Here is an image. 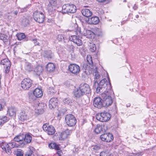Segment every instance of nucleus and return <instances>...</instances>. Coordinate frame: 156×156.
<instances>
[{
  "mask_svg": "<svg viewBox=\"0 0 156 156\" xmlns=\"http://www.w3.org/2000/svg\"><path fill=\"white\" fill-rule=\"evenodd\" d=\"M100 77L98 79H96V76H94V87L96 89V92L97 93H100L102 92L105 89L106 86V89L108 91L111 90L112 87L111 84L109 81L108 83V81L106 79H104L101 80L99 83H98V80H99Z\"/></svg>",
  "mask_w": 156,
  "mask_h": 156,
  "instance_id": "1",
  "label": "nucleus"
},
{
  "mask_svg": "<svg viewBox=\"0 0 156 156\" xmlns=\"http://www.w3.org/2000/svg\"><path fill=\"white\" fill-rule=\"evenodd\" d=\"M90 92L91 90L88 84L81 83L78 88L75 90L74 94L75 97L80 98L84 94H90Z\"/></svg>",
  "mask_w": 156,
  "mask_h": 156,
  "instance_id": "2",
  "label": "nucleus"
},
{
  "mask_svg": "<svg viewBox=\"0 0 156 156\" xmlns=\"http://www.w3.org/2000/svg\"><path fill=\"white\" fill-rule=\"evenodd\" d=\"M83 69L85 70V72L87 75L90 74H93L96 76L97 79H98L100 77V74L97 71V67L93 65L92 67L91 66L86 63L84 64L83 65Z\"/></svg>",
  "mask_w": 156,
  "mask_h": 156,
  "instance_id": "3",
  "label": "nucleus"
},
{
  "mask_svg": "<svg viewBox=\"0 0 156 156\" xmlns=\"http://www.w3.org/2000/svg\"><path fill=\"white\" fill-rule=\"evenodd\" d=\"M112 93L111 90L105 91L101 94L103 101V106L108 107L111 105L113 102V100L111 97V94Z\"/></svg>",
  "mask_w": 156,
  "mask_h": 156,
  "instance_id": "4",
  "label": "nucleus"
},
{
  "mask_svg": "<svg viewBox=\"0 0 156 156\" xmlns=\"http://www.w3.org/2000/svg\"><path fill=\"white\" fill-rule=\"evenodd\" d=\"M111 117V114L105 111L97 114L96 116V119L102 122L108 121L110 119Z\"/></svg>",
  "mask_w": 156,
  "mask_h": 156,
  "instance_id": "5",
  "label": "nucleus"
},
{
  "mask_svg": "<svg viewBox=\"0 0 156 156\" xmlns=\"http://www.w3.org/2000/svg\"><path fill=\"white\" fill-rule=\"evenodd\" d=\"M62 9L64 13H74L76 11V7L73 4H66L63 6Z\"/></svg>",
  "mask_w": 156,
  "mask_h": 156,
  "instance_id": "6",
  "label": "nucleus"
},
{
  "mask_svg": "<svg viewBox=\"0 0 156 156\" xmlns=\"http://www.w3.org/2000/svg\"><path fill=\"white\" fill-rule=\"evenodd\" d=\"M66 124L69 126H73L76 124V118L72 114L67 115L65 117Z\"/></svg>",
  "mask_w": 156,
  "mask_h": 156,
  "instance_id": "7",
  "label": "nucleus"
},
{
  "mask_svg": "<svg viewBox=\"0 0 156 156\" xmlns=\"http://www.w3.org/2000/svg\"><path fill=\"white\" fill-rule=\"evenodd\" d=\"M33 17L35 21L39 23H42L44 21V16L42 12L39 11L34 12Z\"/></svg>",
  "mask_w": 156,
  "mask_h": 156,
  "instance_id": "8",
  "label": "nucleus"
},
{
  "mask_svg": "<svg viewBox=\"0 0 156 156\" xmlns=\"http://www.w3.org/2000/svg\"><path fill=\"white\" fill-rule=\"evenodd\" d=\"M33 84L32 81L29 78L24 79L21 82V87L24 90H27L31 87Z\"/></svg>",
  "mask_w": 156,
  "mask_h": 156,
  "instance_id": "9",
  "label": "nucleus"
},
{
  "mask_svg": "<svg viewBox=\"0 0 156 156\" xmlns=\"http://www.w3.org/2000/svg\"><path fill=\"white\" fill-rule=\"evenodd\" d=\"M57 5L56 0H48V2L46 6L47 9L49 13L52 12L55 10Z\"/></svg>",
  "mask_w": 156,
  "mask_h": 156,
  "instance_id": "10",
  "label": "nucleus"
},
{
  "mask_svg": "<svg viewBox=\"0 0 156 156\" xmlns=\"http://www.w3.org/2000/svg\"><path fill=\"white\" fill-rule=\"evenodd\" d=\"M43 128L44 131L49 135H53L55 132V128L52 126L47 123L43 125Z\"/></svg>",
  "mask_w": 156,
  "mask_h": 156,
  "instance_id": "11",
  "label": "nucleus"
},
{
  "mask_svg": "<svg viewBox=\"0 0 156 156\" xmlns=\"http://www.w3.org/2000/svg\"><path fill=\"white\" fill-rule=\"evenodd\" d=\"M73 129H67L59 133V140H64L71 134Z\"/></svg>",
  "mask_w": 156,
  "mask_h": 156,
  "instance_id": "12",
  "label": "nucleus"
},
{
  "mask_svg": "<svg viewBox=\"0 0 156 156\" xmlns=\"http://www.w3.org/2000/svg\"><path fill=\"white\" fill-rule=\"evenodd\" d=\"M68 69L72 73L76 75L78 74L80 71V66L74 64H70L69 66Z\"/></svg>",
  "mask_w": 156,
  "mask_h": 156,
  "instance_id": "13",
  "label": "nucleus"
},
{
  "mask_svg": "<svg viewBox=\"0 0 156 156\" xmlns=\"http://www.w3.org/2000/svg\"><path fill=\"white\" fill-rule=\"evenodd\" d=\"M1 64L4 66L5 72L6 73H8L11 65L9 59L7 58L2 59L1 61Z\"/></svg>",
  "mask_w": 156,
  "mask_h": 156,
  "instance_id": "14",
  "label": "nucleus"
},
{
  "mask_svg": "<svg viewBox=\"0 0 156 156\" xmlns=\"http://www.w3.org/2000/svg\"><path fill=\"white\" fill-rule=\"evenodd\" d=\"M102 140L106 142H110L113 139L112 134L110 133H104L100 136Z\"/></svg>",
  "mask_w": 156,
  "mask_h": 156,
  "instance_id": "15",
  "label": "nucleus"
},
{
  "mask_svg": "<svg viewBox=\"0 0 156 156\" xmlns=\"http://www.w3.org/2000/svg\"><path fill=\"white\" fill-rule=\"evenodd\" d=\"M107 130L108 127L106 125L98 124L94 129V131L96 133L98 134L104 133Z\"/></svg>",
  "mask_w": 156,
  "mask_h": 156,
  "instance_id": "16",
  "label": "nucleus"
},
{
  "mask_svg": "<svg viewBox=\"0 0 156 156\" xmlns=\"http://www.w3.org/2000/svg\"><path fill=\"white\" fill-rule=\"evenodd\" d=\"M69 41H73L78 46H80L82 44V41L79 38L78 36L73 35L69 37Z\"/></svg>",
  "mask_w": 156,
  "mask_h": 156,
  "instance_id": "17",
  "label": "nucleus"
},
{
  "mask_svg": "<svg viewBox=\"0 0 156 156\" xmlns=\"http://www.w3.org/2000/svg\"><path fill=\"white\" fill-rule=\"evenodd\" d=\"M80 32L84 36L89 38L91 39L94 38V33L89 30L84 29L83 32L80 31Z\"/></svg>",
  "mask_w": 156,
  "mask_h": 156,
  "instance_id": "18",
  "label": "nucleus"
},
{
  "mask_svg": "<svg viewBox=\"0 0 156 156\" xmlns=\"http://www.w3.org/2000/svg\"><path fill=\"white\" fill-rule=\"evenodd\" d=\"M58 104V100L57 98H51L49 102V106L51 109L55 108Z\"/></svg>",
  "mask_w": 156,
  "mask_h": 156,
  "instance_id": "19",
  "label": "nucleus"
},
{
  "mask_svg": "<svg viewBox=\"0 0 156 156\" xmlns=\"http://www.w3.org/2000/svg\"><path fill=\"white\" fill-rule=\"evenodd\" d=\"M101 99L99 97H97L94 99V107L98 108H101L102 105H103V103L101 101Z\"/></svg>",
  "mask_w": 156,
  "mask_h": 156,
  "instance_id": "20",
  "label": "nucleus"
},
{
  "mask_svg": "<svg viewBox=\"0 0 156 156\" xmlns=\"http://www.w3.org/2000/svg\"><path fill=\"white\" fill-rule=\"evenodd\" d=\"M8 144L2 142L1 144V147L2 150L5 151L8 154H10L12 153V151L10 148H9Z\"/></svg>",
  "mask_w": 156,
  "mask_h": 156,
  "instance_id": "21",
  "label": "nucleus"
},
{
  "mask_svg": "<svg viewBox=\"0 0 156 156\" xmlns=\"http://www.w3.org/2000/svg\"><path fill=\"white\" fill-rule=\"evenodd\" d=\"M99 22V18L96 16L92 17L91 18H89L88 23L89 24H97Z\"/></svg>",
  "mask_w": 156,
  "mask_h": 156,
  "instance_id": "22",
  "label": "nucleus"
},
{
  "mask_svg": "<svg viewBox=\"0 0 156 156\" xmlns=\"http://www.w3.org/2000/svg\"><path fill=\"white\" fill-rule=\"evenodd\" d=\"M34 95L37 98H39L43 95V92L41 89L39 88H36L33 91Z\"/></svg>",
  "mask_w": 156,
  "mask_h": 156,
  "instance_id": "23",
  "label": "nucleus"
},
{
  "mask_svg": "<svg viewBox=\"0 0 156 156\" xmlns=\"http://www.w3.org/2000/svg\"><path fill=\"white\" fill-rule=\"evenodd\" d=\"M81 12L83 16L86 17H89L91 16L92 12L87 9H83L81 11Z\"/></svg>",
  "mask_w": 156,
  "mask_h": 156,
  "instance_id": "24",
  "label": "nucleus"
},
{
  "mask_svg": "<svg viewBox=\"0 0 156 156\" xmlns=\"http://www.w3.org/2000/svg\"><path fill=\"white\" fill-rule=\"evenodd\" d=\"M16 110L15 108L11 107L8 109L7 114L9 116L15 117L16 115Z\"/></svg>",
  "mask_w": 156,
  "mask_h": 156,
  "instance_id": "25",
  "label": "nucleus"
},
{
  "mask_svg": "<svg viewBox=\"0 0 156 156\" xmlns=\"http://www.w3.org/2000/svg\"><path fill=\"white\" fill-rule=\"evenodd\" d=\"M43 70V67L41 66H38L35 68L34 69V71L36 75L39 76L42 73Z\"/></svg>",
  "mask_w": 156,
  "mask_h": 156,
  "instance_id": "26",
  "label": "nucleus"
},
{
  "mask_svg": "<svg viewBox=\"0 0 156 156\" xmlns=\"http://www.w3.org/2000/svg\"><path fill=\"white\" fill-rule=\"evenodd\" d=\"M23 137L21 135H18L16 136L14 138V140L15 141L20 142L21 146H23L25 145V143L23 141Z\"/></svg>",
  "mask_w": 156,
  "mask_h": 156,
  "instance_id": "27",
  "label": "nucleus"
},
{
  "mask_svg": "<svg viewBox=\"0 0 156 156\" xmlns=\"http://www.w3.org/2000/svg\"><path fill=\"white\" fill-rule=\"evenodd\" d=\"M20 117L19 118L20 120L22 121H23L27 120L28 119L27 115L25 112L22 111L21 112L20 114Z\"/></svg>",
  "mask_w": 156,
  "mask_h": 156,
  "instance_id": "28",
  "label": "nucleus"
},
{
  "mask_svg": "<svg viewBox=\"0 0 156 156\" xmlns=\"http://www.w3.org/2000/svg\"><path fill=\"white\" fill-rule=\"evenodd\" d=\"M55 66L52 63H49L46 66L47 70L49 72H53L55 69Z\"/></svg>",
  "mask_w": 156,
  "mask_h": 156,
  "instance_id": "29",
  "label": "nucleus"
},
{
  "mask_svg": "<svg viewBox=\"0 0 156 156\" xmlns=\"http://www.w3.org/2000/svg\"><path fill=\"white\" fill-rule=\"evenodd\" d=\"M101 145L98 144H95L92 145L90 147V149L95 152L98 151L101 148Z\"/></svg>",
  "mask_w": 156,
  "mask_h": 156,
  "instance_id": "30",
  "label": "nucleus"
},
{
  "mask_svg": "<svg viewBox=\"0 0 156 156\" xmlns=\"http://www.w3.org/2000/svg\"><path fill=\"white\" fill-rule=\"evenodd\" d=\"M25 69L28 71H30L33 70V67L30 63L26 62L24 66Z\"/></svg>",
  "mask_w": 156,
  "mask_h": 156,
  "instance_id": "31",
  "label": "nucleus"
},
{
  "mask_svg": "<svg viewBox=\"0 0 156 156\" xmlns=\"http://www.w3.org/2000/svg\"><path fill=\"white\" fill-rule=\"evenodd\" d=\"M9 119L5 116H0V125H3L8 122Z\"/></svg>",
  "mask_w": 156,
  "mask_h": 156,
  "instance_id": "32",
  "label": "nucleus"
},
{
  "mask_svg": "<svg viewBox=\"0 0 156 156\" xmlns=\"http://www.w3.org/2000/svg\"><path fill=\"white\" fill-rule=\"evenodd\" d=\"M54 55L51 51H45L44 52V56L48 59L52 58Z\"/></svg>",
  "mask_w": 156,
  "mask_h": 156,
  "instance_id": "33",
  "label": "nucleus"
},
{
  "mask_svg": "<svg viewBox=\"0 0 156 156\" xmlns=\"http://www.w3.org/2000/svg\"><path fill=\"white\" fill-rule=\"evenodd\" d=\"M22 25L24 27H26L29 24V20L26 18L23 17L21 21Z\"/></svg>",
  "mask_w": 156,
  "mask_h": 156,
  "instance_id": "34",
  "label": "nucleus"
},
{
  "mask_svg": "<svg viewBox=\"0 0 156 156\" xmlns=\"http://www.w3.org/2000/svg\"><path fill=\"white\" fill-rule=\"evenodd\" d=\"M48 147L51 149H54L57 150H60L59 146L55 143H51L49 144Z\"/></svg>",
  "mask_w": 156,
  "mask_h": 156,
  "instance_id": "35",
  "label": "nucleus"
},
{
  "mask_svg": "<svg viewBox=\"0 0 156 156\" xmlns=\"http://www.w3.org/2000/svg\"><path fill=\"white\" fill-rule=\"evenodd\" d=\"M32 136L31 134H26L24 140L27 143H30L31 141Z\"/></svg>",
  "mask_w": 156,
  "mask_h": 156,
  "instance_id": "36",
  "label": "nucleus"
},
{
  "mask_svg": "<svg viewBox=\"0 0 156 156\" xmlns=\"http://www.w3.org/2000/svg\"><path fill=\"white\" fill-rule=\"evenodd\" d=\"M46 105L43 103H39L37 107H36V109H40L44 110V109L46 107Z\"/></svg>",
  "mask_w": 156,
  "mask_h": 156,
  "instance_id": "37",
  "label": "nucleus"
},
{
  "mask_svg": "<svg viewBox=\"0 0 156 156\" xmlns=\"http://www.w3.org/2000/svg\"><path fill=\"white\" fill-rule=\"evenodd\" d=\"M100 156H112V155L108 151H106L101 152L100 154Z\"/></svg>",
  "mask_w": 156,
  "mask_h": 156,
  "instance_id": "38",
  "label": "nucleus"
},
{
  "mask_svg": "<svg viewBox=\"0 0 156 156\" xmlns=\"http://www.w3.org/2000/svg\"><path fill=\"white\" fill-rule=\"evenodd\" d=\"M8 36L6 35L0 33V39L2 40L5 43L7 41Z\"/></svg>",
  "mask_w": 156,
  "mask_h": 156,
  "instance_id": "39",
  "label": "nucleus"
},
{
  "mask_svg": "<svg viewBox=\"0 0 156 156\" xmlns=\"http://www.w3.org/2000/svg\"><path fill=\"white\" fill-rule=\"evenodd\" d=\"M87 61L88 64L91 66V67H93V62L92 60V58L90 55H88L87 56Z\"/></svg>",
  "mask_w": 156,
  "mask_h": 156,
  "instance_id": "40",
  "label": "nucleus"
},
{
  "mask_svg": "<svg viewBox=\"0 0 156 156\" xmlns=\"http://www.w3.org/2000/svg\"><path fill=\"white\" fill-rule=\"evenodd\" d=\"M16 36L17 37L18 39L19 40H22L25 37V36L24 34L23 33L18 34H16Z\"/></svg>",
  "mask_w": 156,
  "mask_h": 156,
  "instance_id": "41",
  "label": "nucleus"
},
{
  "mask_svg": "<svg viewBox=\"0 0 156 156\" xmlns=\"http://www.w3.org/2000/svg\"><path fill=\"white\" fill-rule=\"evenodd\" d=\"M34 149V148L33 147H32L26 153V156H34L33 151Z\"/></svg>",
  "mask_w": 156,
  "mask_h": 156,
  "instance_id": "42",
  "label": "nucleus"
},
{
  "mask_svg": "<svg viewBox=\"0 0 156 156\" xmlns=\"http://www.w3.org/2000/svg\"><path fill=\"white\" fill-rule=\"evenodd\" d=\"M96 47L95 44H94L90 43V50L92 52H94L96 50Z\"/></svg>",
  "mask_w": 156,
  "mask_h": 156,
  "instance_id": "43",
  "label": "nucleus"
},
{
  "mask_svg": "<svg viewBox=\"0 0 156 156\" xmlns=\"http://www.w3.org/2000/svg\"><path fill=\"white\" fill-rule=\"evenodd\" d=\"M8 144L9 146V148H10V149L16 147H18L15 142L9 143Z\"/></svg>",
  "mask_w": 156,
  "mask_h": 156,
  "instance_id": "44",
  "label": "nucleus"
},
{
  "mask_svg": "<svg viewBox=\"0 0 156 156\" xmlns=\"http://www.w3.org/2000/svg\"><path fill=\"white\" fill-rule=\"evenodd\" d=\"M16 154L17 156H23V153L22 150L18 149L16 152Z\"/></svg>",
  "mask_w": 156,
  "mask_h": 156,
  "instance_id": "45",
  "label": "nucleus"
},
{
  "mask_svg": "<svg viewBox=\"0 0 156 156\" xmlns=\"http://www.w3.org/2000/svg\"><path fill=\"white\" fill-rule=\"evenodd\" d=\"M64 35L62 34H58L57 37V39L58 41H63V39H64Z\"/></svg>",
  "mask_w": 156,
  "mask_h": 156,
  "instance_id": "46",
  "label": "nucleus"
},
{
  "mask_svg": "<svg viewBox=\"0 0 156 156\" xmlns=\"http://www.w3.org/2000/svg\"><path fill=\"white\" fill-rule=\"evenodd\" d=\"M142 152H138L135 153H132L129 154V156H141Z\"/></svg>",
  "mask_w": 156,
  "mask_h": 156,
  "instance_id": "47",
  "label": "nucleus"
},
{
  "mask_svg": "<svg viewBox=\"0 0 156 156\" xmlns=\"http://www.w3.org/2000/svg\"><path fill=\"white\" fill-rule=\"evenodd\" d=\"M35 112L38 114H41L43 113L44 112V110L36 109L35 111Z\"/></svg>",
  "mask_w": 156,
  "mask_h": 156,
  "instance_id": "48",
  "label": "nucleus"
},
{
  "mask_svg": "<svg viewBox=\"0 0 156 156\" xmlns=\"http://www.w3.org/2000/svg\"><path fill=\"white\" fill-rule=\"evenodd\" d=\"M70 101L69 99L68 98H66L63 100V102L65 104L68 105L70 103Z\"/></svg>",
  "mask_w": 156,
  "mask_h": 156,
  "instance_id": "49",
  "label": "nucleus"
},
{
  "mask_svg": "<svg viewBox=\"0 0 156 156\" xmlns=\"http://www.w3.org/2000/svg\"><path fill=\"white\" fill-rule=\"evenodd\" d=\"M34 42L35 45H40V43L39 42V41H40L38 40L37 39H34L33 40Z\"/></svg>",
  "mask_w": 156,
  "mask_h": 156,
  "instance_id": "50",
  "label": "nucleus"
},
{
  "mask_svg": "<svg viewBox=\"0 0 156 156\" xmlns=\"http://www.w3.org/2000/svg\"><path fill=\"white\" fill-rule=\"evenodd\" d=\"M19 9H20V12H24L26 11L27 10L26 8H23V9H21V8H19Z\"/></svg>",
  "mask_w": 156,
  "mask_h": 156,
  "instance_id": "51",
  "label": "nucleus"
},
{
  "mask_svg": "<svg viewBox=\"0 0 156 156\" xmlns=\"http://www.w3.org/2000/svg\"><path fill=\"white\" fill-rule=\"evenodd\" d=\"M64 39H63V41H64V42H66V41H67L68 38L65 35H64Z\"/></svg>",
  "mask_w": 156,
  "mask_h": 156,
  "instance_id": "52",
  "label": "nucleus"
},
{
  "mask_svg": "<svg viewBox=\"0 0 156 156\" xmlns=\"http://www.w3.org/2000/svg\"><path fill=\"white\" fill-rule=\"evenodd\" d=\"M74 149L73 150V151L74 152H77L79 150V149L78 148L76 147V146H74Z\"/></svg>",
  "mask_w": 156,
  "mask_h": 156,
  "instance_id": "53",
  "label": "nucleus"
},
{
  "mask_svg": "<svg viewBox=\"0 0 156 156\" xmlns=\"http://www.w3.org/2000/svg\"><path fill=\"white\" fill-rule=\"evenodd\" d=\"M19 11V10L18 11H16L14 12H12L13 14H14L15 15V16H17V14L18 13V12Z\"/></svg>",
  "mask_w": 156,
  "mask_h": 156,
  "instance_id": "54",
  "label": "nucleus"
},
{
  "mask_svg": "<svg viewBox=\"0 0 156 156\" xmlns=\"http://www.w3.org/2000/svg\"><path fill=\"white\" fill-rule=\"evenodd\" d=\"M137 6L136 5H134L133 7V8L135 10H136L137 8Z\"/></svg>",
  "mask_w": 156,
  "mask_h": 156,
  "instance_id": "55",
  "label": "nucleus"
},
{
  "mask_svg": "<svg viewBox=\"0 0 156 156\" xmlns=\"http://www.w3.org/2000/svg\"><path fill=\"white\" fill-rule=\"evenodd\" d=\"M3 107L2 104H0V111H2L3 109Z\"/></svg>",
  "mask_w": 156,
  "mask_h": 156,
  "instance_id": "56",
  "label": "nucleus"
},
{
  "mask_svg": "<svg viewBox=\"0 0 156 156\" xmlns=\"http://www.w3.org/2000/svg\"><path fill=\"white\" fill-rule=\"evenodd\" d=\"M62 153V152L61 151H58L57 152V154H58L59 156L61 155Z\"/></svg>",
  "mask_w": 156,
  "mask_h": 156,
  "instance_id": "57",
  "label": "nucleus"
},
{
  "mask_svg": "<svg viewBox=\"0 0 156 156\" xmlns=\"http://www.w3.org/2000/svg\"><path fill=\"white\" fill-rule=\"evenodd\" d=\"M143 3H144V4L145 5H146L147 4L149 3V2L148 1H144L143 2Z\"/></svg>",
  "mask_w": 156,
  "mask_h": 156,
  "instance_id": "58",
  "label": "nucleus"
},
{
  "mask_svg": "<svg viewBox=\"0 0 156 156\" xmlns=\"http://www.w3.org/2000/svg\"><path fill=\"white\" fill-rule=\"evenodd\" d=\"M52 90V91L51 92L50 91H49V92H50V93L51 94H53L55 93V92H54L55 90H54L53 89Z\"/></svg>",
  "mask_w": 156,
  "mask_h": 156,
  "instance_id": "59",
  "label": "nucleus"
},
{
  "mask_svg": "<svg viewBox=\"0 0 156 156\" xmlns=\"http://www.w3.org/2000/svg\"><path fill=\"white\" fill-rule=\"evenodd\" d=\"M99 2H102L105 1L106 0H97Z\"/></svg>",
  "mask_w": 156,
  "mask_h": 156,
  "instance_id": "60",
  "label": "nucleus"
},
{
  "mask_svg": "<svg viewBox=\"0 0 156 156\" xmlns=\"http://www.w3.org/2000/svg\"><path fill=\"white\" fill-rule=\"evenodd\" d=\"M135 17H136V18H139V16L138 15H136L135 16Z\"/></svg>",
  "mask_w": 156,
  "mask_h": 156,
  "instance_id": "61",
  "label": "nucleus"
},
{
  "mask_svg": "<svg viewBox=\"0 0 156 156\" xmlns=\"http://www.w3.org/2000/svg\"><path fill=\"white\" fill-rule=\"evenodd\" d=\"M130 106V104H129L128 105H127V107H128V106Z\"/></svg>",
  "mask_w": 156,
  "mask_h": 156,
  "instance_id": "62",
  "label": "nucleus"
},
{
  "mask_svg": "<svg viewBox=\"0 0 156 156\" xmlns=\"http://www.w3.org/2000/svg\"><path fill=\"white\" fill-rule=\"evenodd\" d=\"M123 2H126V0H124Z\"/></svg>",
  "mask_w": 156,
  "mask_h": 156,
  "instance_id": "63",
  "label": "nucleus"
},
{
  "mask_svg": "<svg viewBox=\"0 0 156 156\" xmlns=\"http://www.w3.org/2000/svg\"><path fill=\"white\" fill-rule=\"evenodd\" d=\"M2 0H0V2H1Z\"/></svg>",
  "mask_w": 156,
  "mask_h": 156,
  "instance_id": "64",
  "label": "nucleus"
}]
</instances>
